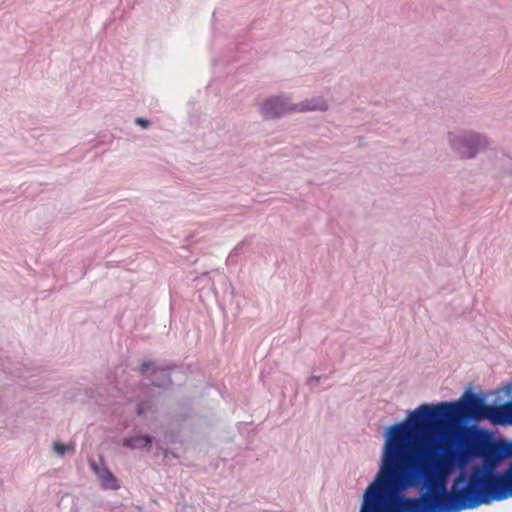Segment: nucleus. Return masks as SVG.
I'll return each instance as SVG.
<instances>
[{"instance_id": "1", "label": "nucleus", "mask_w": 512, "mask_h": 512, "mask_svg": "<svg viewBox=\"0 0 512 512\" xmlns=\"http://www.w3.org/2000/svg\"><path fill=\"white\" fill-rule=\"evenodd\" d=\"M415 445L386 441L380 469L366 489L360 512H460L492 500L512 497V468L503 473L471 469L468 479L461 471L447 491L456 470L449 458L424 460Z\"/></svg>"}, {"instance_id": "2", "label": "nucleus", "mask_w": 512, "mask_h": 512, "mask_svg": "<svg viewBox=\"0 0 512 512\" xmlns=\"http://www.w3.org/2000/svg\"><path fill=\"white\" fill-rule=\"evenodd\" d=\"M491 407L482 397L470 391L457 402L421 405L409 415L406 422L389 428L386 441L415 445L419 438L424 442L443 438L462 419L489 420Z\"/></svg>"}, {"instance_id": "3", "label": "nucleus", "mask_w": 512, "mask_h": 512, "mask_svg": "<svg viewBox=\"0 0 512 512\" xmlns=\"http://www.w3.org/2000/svg\"><path fill=\"white\" fill-rule=\"evenodd\" d=\"M419 438L415 444L414 453L424 460L442 461L449 458L454 467H463L469 461L480 458L483 460L486 472H492L506 457H512L510 445L496 440L492 434L483 428L469 427L461 435V447L453 449L446 445H420Z\"/></svg>"}, {"instance_id": "4", "label": "nucleus", "mask_w": 512, "mask_h": 512, "mask_svg": "<svg viewBox=\"0 0 512 512\" xmlns=\"http://www.w3.org/2000/svg\"><path fill=\"white\" fill-rule=\"evenodd\" d=\"M180 369L181 365L173 361L160 363L157 360L145 359L140 362L138 372L149 381L151 387L166 393L174 389L172 374Z\"/></svg>"}, {"instance_id": "5", "label": "nucleus", "mask_w": 512, "mask_h": 512, "mask_svg": "<svg viewBox=\"0 0 512 512\" xmlns=\"http://www.w3.org/2000/svg\"><path fill=\"white\" fill-rule=\"evenodd\" d=\"M296 103H291L285 94L273 95L266 98L260 105V113L264 119L274 120L296 113Z\"/></svg>"}, {"instance_id": "6", "label": "nucleus", "mask_w": 512, "mask_h": 512, "mask_svg": "<svg viewBox=\"0 0 512 512\" xmlns=\"http://www.w3.org/2000/svg\"><path fill=\"white\" fill-rule=\"evenodd\" d=\"M89 467L98 477L100 486L104 490H117L120 488V481L111 469L105 464L104 459L100 457V462L89 460Z\"/></svg>"}, {"instance_id": "7", "label": "nucleus", "mask_w": 512, "mask_h": 512, "mask_svg": "<svg viewBox=\"0 0 512 512\" xmlns=\"http://www.w3.org/2000/svg\"><path fill=\"white\" fill-rule=\"evenodd\" d=\"M155 442L156 437L152 434L137 432L123 437L121 444L126 449L150 452Z\"/></svg>"}, {"instance_id": "8", "label": "nucleus", "mask_w": 512, "mask_h": 512, "mask_svg": "<svg viewBox=\"0 0 512 512\" xmlns=\"http://www.w3.org/2000/svg\"><path fill=\"white\" fill-rule=\"evenodd\" d=\"M490 423L499 426H512V412L510 400L501 405H492Z\"/></svg>"}, {"instance_id": "9", "label": "nucleus", "mask_w": 512, "mask_h": 512, "mask_svg": "<svg viewBox=\"0 0 512 512\" xmlns=\"http://www.w3.org/2000/svg\"><path fill=\"white\" fill-rule=\"evenodd\" d=\"M474 143L483 147L486 144V140L482 139L478 135H470L457 146V150L459 151L461 158H471L476 154L478 150L473 148Z\"/></svg>"}, {"instance_id": "10", "label": "nucleus", "mask_w": 512, "mask_h": 512, "mask_svg": "<svg viewBox=\"0 0 512 512\" xmlns=\"http://www.w3.org/2000/svg\"><path fill=\"white\" fill-rule=\"evenodd\" d=\"M318 368H313L312 375L306 379V386L311 393H319L328 389L331 385L328 383L329 375H317Z\"/></svg>"}, {"instance_id": "11", "label": "nucleus", "mask_w": 512, "mask_h": 512, "mask_svg": "<svg viewBox=\"0 0 512 512\" xmlns=\"http://www.w3.org/2000/svg\"><path fill=\"white\" fill-rule=\"evenodd\" d=\"M296 107V112L326 111L328 108L322 98L306 99L300 103H296Z\"/></svg>"}, {"instance_id": "12", "label": "nucleus", "mask_w": 512, "mask_h": 512, "mask_svg": "<svg viewBox=\"0 0 512 512\" xmlns=\"http://www.w3.org/2000/svg\"><path fill=\"white\" fill-rule=\"evenodd\" d=\"M251 245V237H245L242 241H240L234 249L228 255L227 261L230 263H237L238 258L242 255L248 253Z\"/></svg>"}, {"instance_id": "13", "label": "nucleus", "mask_w": 512, "mask_h": 512, "mask_svg": "<svg viewBox=\"0 0 512 512\" xmlns=\"http://www.w3.org/2000/svg\"><path fill=\"white\" fill-rule=\"evenodd\" d=\"M182 430L179 427H172L168 425V428L164 431L162 441L165 444H176L181 443Z\"/></svg>"}, {"instance_id": "14", "label": "nucleus", "mask_w": 512, "mask_h": 512, "mask_svg": "<svg viewBox=\"0 0 512 512\" xmlns=\"http://www.w3.org/2000/svg\"><path fill=\"white\" fill-rule=\"evenodd\" d=\"M253 425V422H238L236 424V428L238 433L245 438L246 444L249 445L253 442L255 436V430L253 428H249Z\"/></svg>"}, {"instance_id": "15", "label": "nucleus", "mask_w": 512, "mask_h": 512, "mask_svg": "<svg viewBox=\"0 0 512 512\" xmlns=\"http://www.w3.org/2000/svg\"><path fill=\"white\" fill-rule=\"evenodd\" d=\"M165 445L166 444L163 443L162 440L156 439L155 446H156L157 451L155 452V456L161 455L164 459H169V458L178 459L179 458L178 453L169 449Z\"/></svg>"}, {"instance_id": "16", "label": "nucleus", "mask_w": 512, "mask_h": 512, "mask_svg": "<svg viewBox=\"0 0 512 512\" xmlns=\"http://www.w3.org/2000/svg\"><path fill=\"white\" fill-rule=\"evenodd\" d=\"M188 418L189 413L187 411L176 412L169 418L168 425L172 427H179L182 430V427Z\"/></svg>"}, {"instance_id": "17", "label": "nucleus", "mask_w": 512, "mask_h": 512, "mask_svg": "<svg viewBox=\"0 0 512 512\" xmlns=\"http://www.w3.org/2000/svg\"><path fill=\"white\" fill-rule=\"evenodd\" d=\"M152 407L153 403L150 399H141L135 405V413L138 417L145 418Z\"/></svg>"}, {"instance_id": "18", "label": "nucleus", "mask_w": 512, "mask_h": 512, "mask_svg": "<svg viewBox=\"0 0 512 512\" xmlns=\"http://www.w3.org/2000/svg\"><path fill=\"white\" fill-rule=\"evenodd\" d=\"M246 47H248V44L244 41H240L235 44L236 54L231 56L229 58L230 62H239V61H245L246 58L243 56V53L246 52Z\"/></svg>"}, {"instance_id": "19", "label": "nucleus", "mask_w": 512, "mask_h": 512, "mask_svg": "<svg viewBox=\"0 0 512 512\" xmlns=\"http://www.w3.org/2000/svg\"><path fill=\"white\" fill-rule=\"evenodd\" d=\"M113 140H114V135L111 133L99 134L95 140L96 143L94 144V147L109 145L113 142Z\"/></svg>"}, {"instance_id": "20", "label": "nucleus", "mask_w": 512, "mask_h": 512, "mask_svg": "<svg viewBox=\"0 0 512 512\" xmlns=\"http://www.w3.org/2000/svg\"><path fill=\"white\" fill-rule=\"evenodd\" d=\"M199 279L206 283V285L208 286L209 290L214 294L215 297L218 296V291H217V288L215 286V283L212 280V278L210 277L208 272L202 273L201 276L199 277Z\"/></svg>"}, {"instance_id": "21", "label": "nucleus", "mask_w": 512, "mask_h": 512, "mask_svg": "<svg viewBox=\"0 0 512 512\" xmlns=\"http://www.w3.org/2000/svg\"><path fill=\"white\" fill-rule=\"evenodd\" d=\"M70 449V446L60 441L53 442V450L59 456H64Z\"/></svg>"}, {"instance_id": "22", "label": "nucleus", "mask_w": 512, "mask_h": 512, "mask_svg": "<svg viewBox=\"0 0 512 512\" xmlns=\"http://www.w3.org/2000/svg\"><path fill=\"white\" fill-rule=\"evenodd\" d=\"M221 282H222V285L225 288V292L226 293L229 292L231 297L234 298L235 295H236V290H235V287L233 286V284L230 282L229 278L228 277H222L221 278Z\"/></svg>"}, {"instance_id": "23", "label": "nucleus", "mask_w": 512, "mask_h": 512, "mask_svg": "<svg viewBox=\"0 0 512 512\" xmlns=\"http://www.w3.org/2000/svg\"><path fill=\"white\" fill-rule=\"evenodd\" d=\"M134 123L142 129H148L152 124L150 119L140 116L134 119Z\"/></svg>"}, {"instance_id": "24", "label": "nucleus", "mask_w": 512, "mask_h": 512, "mask_svg": "<svg viewBox=\"0 0 512 512\" xmlns=\"http://www.w3.org/2000/svg\"><path fill=\"white\" fill-rule=\"evenodd\" d=\"M83 393H84V396L87 398V399H94L95 398V395H96V391L93 387L91 386H87L83 389Z\"/></svg>"}, {"instance_id": "25", "label": "nucleus", "mask_w": 512, "mask_h": 512, "mask_svg": "<svg viewBox=\"0 0 512 512\" xmlns=\"http://www.w3.org/2000/svg\"><path fill=\"white\" fill-rule=\"evenodd\" d=\"M213 388L217 390L222 397H224V391L226 390L225 384H215Z\"/></svg>"}, {"instance_id": "26", "label": "nucleus", "mask_w": 512, "mask_h": 512, "mask_svg": "<svg viewBox=\"0 0 512 512\" xmlns=\"http://www.w3.org/2000/svg\"><path fill=\"white\" fill-rule=\"evenodd\" d=\"M189 121L192 125H194V124L197 125L199 123L198 118L194 115H190Z\"/></svg>"}, {"instance_id": "27", "label": "nucleus", "mask_w": 512, "mask_h": 512, "mask_svg": "<svg viewBox=\"0 0 512 512\" xmlns=\"http://www.w3.org/2000/svg\"><path fill=\"white\" fill-rule=\"evenodd\" d=\"M214 385H215V384H213V383H207L206 387H207V388H208V387L213 388V386H214Z\"/></svg>"}]
</instances>
